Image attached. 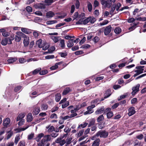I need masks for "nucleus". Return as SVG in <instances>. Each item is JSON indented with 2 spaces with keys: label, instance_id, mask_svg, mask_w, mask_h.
Listing matches in <instances>:
<instances>
[{
  "label": "nucleus",
  "instance_id": "nucleus-63",
  "mask_svg": "<svg viewBox=\"0 0 146 146\" xmlns=\"http://www.w3.org/2000/svg\"><path fill=\"white\" fill-rule=\"evenodd\" d=\"M126 103V101L125 100H123L121 101H120L119 103V104L121 105L122 106H125Z\"/></svg>",
  "mask_w": 146,
  "mask_h": 146
},
{
  "label": "nucleus",
  "instance_id": "nucleus-46",
  "mask_svg": "<svg viewBox=\"0 0 146 146\" xmlns=\"http://www.w3.org/2000/svg\"><path fill=\"white\" fill-rule=\"evenodd\" d=\"M144 69H141L140 70H134L135 72L139 74H141L143 72Z\"/></svg>",
  "mask_w": 146,
  "mask_h": 146
},
{
  "label": "nucleus",
  "instance_id": "nucleus-31",
  "mask_svg": "<svg viewBox=\"0 0 146 146\" xmlns=\"http://www.w3.org/2000/svg\"><path fill=\"white\" fill-rule=\"evenodd\" d=\"M22 86H19L15 87L14 88V91L16 92H19L21 89Z\"/></svg>",
  "mask_w": 146,
  "mask_h": 146
},
{
  "label": "nucleus",
  "instance_id": "nucleus-6",
  "mask_svg": "<svg viewBox=\"0 0 146 146\" xmlns=\"http://www.w3.org/2000/svg\"><path fill=\"white\" fill-rule=\"evenodd\" d=\"M128 115L129 116H131L134 115L135 113V111L134 107L131 106L128 110Z\"/></svg>",
  "mask_w": 146,
  "mask_h": 146
},
{
  "label": "nucleus",
  "instance_id": "nucleus-14",
  "mask_svg": "<svg viewBox=\"0 0 146 146\" xmlns=\"http://www.w3.org/2000/svg\"><path fill=\"white\" fill-rule=\"evenodd\" d=\"M95 119L94 118H92L90 119L88 125V127H90L92 126L95 125Z\"/></svg>",
  "mask_w": 146,
  "mask_h": 146
},
{
  "label": "nucleus",
  "instance_id": "nucleus-36",
  "mask_svg": "<svg viewBox=\"0 0 146 146\" xmlns=\"http://www.w3.org/2000/svg\"><path fill=\"white\" fill-rule=\"evenodd\" d=\"M38 4L39 9H42L45 8L46 6L45 4L41 3H38Z\"/></svg>",
  "mask_w": 146,
  "mask_h": 146
},
{
  "label": "nucleus",
  "instance_id": "nucleus-29",
  "mask_svg": "<svg viewBox=\"0 0 146 146\" xmlns=\"http://www.w3.org/2000/svg\"><path fill=\"white\" fill-rule=\"evenodd\" d=\"M140 87V84H137L136 86L133 87L132 88V90H134L135 91L138 92L139 90V87Z\"/></svg>",
  "mask_w": 146,
  "mask_h": 146
},
{
  "label": "nucleus",
  "instance_id": "nucleus-21",
  "mask_svg": "<svg viewBox=\"0 0 146 146\" xmlns=\"http://www.w3.org/2000/svg\"><path fill=\"white\" fill-rule=\"evenodd\" d=\"M70 91V88H69L67 87L64 90L62 93V95H66Z\"/></svg>",
  "mask_w": 146,
  "mask_h": 146
},
{
  "label": "nucleus",
  "instance_id": "nucleus-28",
  "mask_svg": "<svg viewBox=\"0 0 146 146\" xmlns=\"http://www.w3.org/2000/svg\"><path fill=\"white\" fill-rule=\"evenodd\" d=\"M21 37L19 35H16L15 37V41L17 42H19L21 40Z\"/></svg>",
  "mask_w": 146,
  "mask_h": 146
},
{
  "label": "nucleus",
  "instance_id": "nucleus-47",
  "mask_svg": "<svg viewBox=\"0 0 146 146\" xmlns=\"http://www.w3.org/2000/svg\"><path fill=\"white\" fill-rule=\"evenodd\" d=\"M26 11L28 13H31L32 12L33 9L30 6H28L26 7Z\"/></svg>",
  "mask_w": 146,
  "mask_h": 146
},
{
  "label": "nucleus",
  "instance_id": "nucleus-8",
  "mask_svg": "<svg viewBox=\"0 0 146 146\" xmlns=\"http://www.w3.org/2000/svg\"><path fill=\"white\" fill-rule=\"evenodd\" d=\"M105 109L104 106H102L100 108H99L95 112V113L96 115L101 114L104 112V111Z\"/></svg>",
  "mask_w": 146,
  "mask_h": 146
},
{
  "label": "nucleus",
  "instance_id": "nucleus-52",
  "mask_svg": "<svg viewBox=\"0 0 146 146\" xmlns=\"http://www.w3.org/2000/svg\"><path fill=\"white\" fill-rule=\"evenodd\" d=\"M90 47V45L86 44L82 45L81 47L82 48L87 49L89 48Z\"/></svg>",
  "mask_w": 146,
  "mask_h": 146
},
{
  "label": "nucleus",
  "instance_id": "nucleus-4",
  "mask_svg": "<svg viewBox=\"0 0 146 146\" xmlns=\"http://www.w3.org/2000/svg\"><path fill=\"white\" fill-rule=\"evenodd\" d=\"M20 34H22L24 37L23 42L25 46H27L29 43V37L25 34H23L22 32H20Z\"/></svg>",
  "mask_w": 146,
  "mask_h": 146
},
{
  "label": "nucleus",
  "instance_id": "nucleus-42",
  "mask_svg": "<svg viewBox=\"0 0 146 146\" xmlns=\"http://www.w3.org/2000/svg\"><path fill=\"white\" fill-rule=\"evenodd\" d=\"M69 104V102L68 101H66L64 103L62 104V108H64L68 106Z\"/></svg>",
  "mask_w": 146,
  "mask_h": 146
},
{
  "label": "nucleus",
  "instance_id": "nucleus-55",
  "mask_svg": "<svg viewBox=\"0 0 146 146\" xmlns=\"http://www.w3.org/2000/svg\"><path fill=\"white\" fill-rule=\"evenodd\" d=\"M90 19H89V17L87 18V19H84V21H83V24L84 25H86L87 24L88 22H90Z\"/></svg>",
  "mask_w": 146,
  "mask_h": 146
},
{
  "label": "nucleus",
  "instance_id": "nucleus-54",
  "mask_svg": "<svg viewBox=\"0 0 146 146\" xmlns=\"http://www.w3.org/2000/svg\"><path fill=\"white\" fill-rule=\"evenodd\" d=\"M138 23H135L134 24V25L133 26L129 28V30H131V31H133L134 30L136 27V26L137 25Z\"/></svg>",
  "mask_w": 146,
  "mask_h": 146
},
{
  "label": "nucleus",
  "instance_id": "nucleus-26",
  "mask_svg": "<svg viewBox=\"0 0 146 146\" xmlns=\"http://www.w3.org/2000/svg\"><path fill=\"white\" fill-rule=\"evenodd\" d=\"M6 38L7 40V44H12V41L14 39V38L13 37H10Z\"/></svg>",
  "mask_w": 146,
  "mask_h": 146
},
{
  "label": "nucleus",
  "instance_id": "nucleus-13",
  "mask_svg": "<svg viewBox=\"0 0 146 146\" xmlns=\"http://www.w3.org/2000/svg\"><path fill=\"white\" fill-rule=\"evenodd\" d=\"M51 137L50 135H45L44 136L43 138L42 139L43 141L45 142L46 141H49L50 140Z\"/></svg>",
  "mask_w": 146,
  "mask_h": 146
},
{
  "label": "nucleus",
  "instance_id": "nucleus-61",
  "mask_svg": "<svg viewBox=\"0 0 146 146\" xmlns=\"http://www.w3.org/2000/svg\"><path fill=\"white\" fill-rule=\"evenodd\" d=\"M76 7V9H78L79 7L80 3L78 0H76L75 4Z\"/></svg>",
  "mask_w": 146,
  "mask_h": 146
},
{
  "label": "nucleus",
  "instance_id": "nucleus-44",
  "mask_svg": "<svg viewBox=\"0 0 146 146\" xmlns=\"http://www.w3.org/2000/svg\"><path fill=\"white\" fill-rule=\"evenodd\" d=\"M88 8L89 11H91L92 10V5L91 3L90 2H88Z\"/></svg>",
  "mask_w": 146,
  "mask_h": 146
},
{
  "label": "nucleus",
  "instance_id": "nucleus-53",
  "mask_svg": "<svg viewBox=\"0 0 146 146\" xmlns=\"http://www.w3.org/2000/svg\"><path fill=\"white\" fill-rule=\"evenodd\" d=\"M88 125V123L85 122L83 124H81L79 125L78 128H79L80 127H81L82 128H84L86 127Z\"/></svg>",
  "mask_w": 146,
  "mask_h": 146
},
{
  "label": "nucleus",
  "instance_id": "nucleus-18",
  "mask_svg": "<svg viewBox=\"0 0 146 146\" xmlns=\"http://www.w3.org/2000/svg\"><path fill=\"white\" fill-rule=\"evenodd\" d=\"M59 45L62 49H64L65 47V41L64 39H62L60 41L59 44Z\"/></svg>",
  "mask_w": 146,
  "mask_h": 146
},
{
  "label": "nucleus",
  "instance_id": "nucleus-39",
  "mask_svg": "<svg viewBox=\"0 0 146 146\" xmlns=\"http://www.w3.org/2000/svg\"><path fill=\"white\" fill-rule=\"evenodd\" d=\"M1 44L3 46H5L7 44V38H5L2 40L1 42Z\"/></svg>",
  "mask_w": 146,
  "mask_h": 146
},
{
  "label": "nucleus",
  "instance_id": "nucleus-32",
  "mask_svg": "<svg viewBox=\"0 0 146 146\" xmlns=\"http://www.w3.org/2000/svg\"><path fill=\"white\" fill-rule=\"evenodd\" d=\"M135 20H136L139 21H146V17H138L136 18Z\"/></svg>",
  "mask_w": 146,
  "mask_h": 146
},
{
  "label": "nucleus",
  "instance_id": "nucleus-48",
  "mask_svg": "<svg viewBox=\"0 0 146 146\" xmlns=\"http://www.w3.org/2000/svg\"><path fill=\"white\" fill-rule=\"evenodd\" d=\"M54 127L53 126H51L48 129V132L49 133L52 132L54 130Z\"/></svg>",
  "mask_w": 146,
  "mask_h": 146
},
{
  "label": "nucleus",
  "instance_id": "nucleus-3",
  "mask_svg": "<svg viewBox=\"0 0 146 146\" xmlns=\"http://www.w3.org/2000/svg\"><path fill=\"white\" fill-rule=\"evenodd\" d=\"M106 114L107 118L108 119L111 118L113 115V112L111 111V108H107L104 111V114Z\"/></svg>",
  "mask_w": 146,
  "mask_h": 146
},
{
  "label": "nucleus",
  "instance_id": "nucleus-15",
  "mask_svg": "<svg viewBox=\"0 0 146 146\" xmlns=\"http://www.w3.org/2000/svg\"><path fill=\"white\" fill-rule=\"evenodd\" d=\"M100 140L99 139H97L93 142L92 146H99Z\"/></svg>",
  "mask_w": 146,
  "mask_h": 146
},
{
  "label": "nucleus",
  "instance_id": "nucleus-16",
  "mask_svg": "<svg viewBox=\"0 0 146 146\" xmlns=\"http://www.w3.org/2000/svg\"><path fill=\"white\" fill-rule=\"evenodd\" d=\"M117 7V5H113L111 7V10L110 11V14L113 15L114 14L113 12L115 10L116 8Z\"/></svg>",
  "mask_w": 146,
  "mask_h": 146
},
{
  "label": "nucleus",
  "instance_id": "nucleus-7",
  "mask_svg": "<svg viewBox=\"0 0 146 146\" xmlns=\"http://www.w3.org/2000/svg\"><path fill=\"white\" fill-rule=\"evenodd\" d=\"M111 27L110 25L107 26L104 31V35H108L111 32Z\"/></svg>",
  "mask_w": 146,
  "mask_h": 146
},
{
  "label": "nucleus",
  "instance_id": "nucleus-12",
  "mask_svg": "<svg viewBox=\"0 0 146 146\" xmlns=\"http://www.w3.org/2000/svg\"><path fill=\"white\" fill-rule=\"evenodd\" d=\"M40 111V108L36 107L33 111V114L34 115H36L39 113Z\"/></svg>",
  "mask_w": 146,
  "mask_h": 146
},
{
  "label": "nucleus",
  "instance_id": "nucleus-24",
  "mask_svg": "<svg viewBox=\"0 0 146 146\" xmlns=\"http://www.w3.org/2000/svg\"><path fill=\"white\" fill-rule=\"evenodd\" d=\"M61 95L60 93H57L55 96V100L56 102H58L61 99Z\"/></svg>",
  "mask_w": 146,
  "mask_h": 146
},
{
  "label": "nucleus",
  "instance_id": "nucleus-9",
  "mask_svg": "<svg viewBox=\"0 0 146 146\" xmlns=\"http://www.w3.org/2000/svg\"><path fill=\"white\" fill-rule=\"evenodd\" d=\"M10 122V120L9 118H6L3 120V125L5 127H7L8 125L9 124Z\"/></svg>",
  "mask_w": 146,
  "mask_h": 146
},
{
  "label": "nucleus",
  "instance_id": "nucleus-45",
  "mask_svg": "<svg viewBox=\"0 0 146 146\" xmlns=\"http://www.w3.org/2000/svg\"><path fill=\"white\" fill-rule=\"evenodd\" d=\"M51 48L52 49V50L51 49H49L48 50V52H45V53L47 54L48 53H52L53 52L54 50L55 49V48L53 46H52L51 47Z\"/></svg>",
  "mask_w": 146,
  "mask_h": 146
},
{
  "label": "nucleus",
  "instance_id": "nucleus-30",
  "mask_svg": "<svg viewBox=\"0 0 146 146\" xmlns=\"http://www.w3.org/2000/svg\"><path fill=\"white\" fill-rule=\"evenodd\" d=\"M57 23V21L56 20H51L46 22V24L47 25H52Z\"/></svg>",
  "mask_w": 146,
  "mask_h": 146
},
{
  "label": "nucleus",
  "instance_id": "nucleus-25",
  "mask_svg": "<svg viewBox=\"0 0 146 146\" xmlns=\"http://www.w3.org/2000/svg\"><path fill=\"white\" fill-rule=\"evenodd\" d=\"M121 31V29L119 27H117L114 30V32L116 34H119Z\"/></svg>",
  "mask_w": 146,
  "mask_h": 146
},
{
  "label": "nucleus",
  "instance_id": "nucleus-10",
  "mask_svg": "<svg viewBox=\"0 0 146 146\" xmlns=\"http://www.w3.org/2000/svg\"><path fill=\"white\" fill-rule=\"evenodd\" d=\"M73 39H71L68 40L67 42V46L68 48H71L74 45Z\"/></svg>",
  "mask_w": 146,
  "mask_h": 146
},
{
  "label": "nucleus",
  "instance_id": "nucleus-59",
  "mask_svg": "<svg viewBox=\"0 0 146 146\" xmlns=\"http://www.w3.org/2000/svg\"><path fill=\"white\" fill-rule=\"evenodd\" d=\"M50 118L51 119H57V116L56 114L53 113L50 116Z\"/></svg>",
  "mask_w": 146,
  "mask_h": 146
},
{
  "label": "nucleus",
  "instance_id": "nucleus-19",
  "mask_svg": "<svg viewBox=\"0 0 146 146\" xmlns=\"http://www.w3.org/2000/svg\"><path fill=\"white\" fill-rule=\"evenodd\" d=\"M54 15V13L51 11H49L47 12L46 14V16L48 18L52 17Z\"/></svg>",
  "mask_w": 146,
  "mask_h": 146
},
{
  "label": "nucleus",
  "instance_id": "nucleus-64",
  "mask_svg": "<svg viewBox=\"0 0 146 146\" xmlns=\"http://www.w3.org/2000/svg\"><path fill=\"white\" fill-rule=\"evenodd\" d=\"M58 107L57 106L51 109L50 111L52 113H53V112H54L55 111H56L57 110H58Z\"/></svg>",
  "mask_w": 146,
  "mask_h": 146
},
{
  "label": "nucleus",
  "instance_id": "nucleus-11",
  "mask_svg": "<svg viewBox=\"0 0 146 146\" xmlns=\"http://www.w3.org/2000/svg\"><path fill=\"white\" fill-rule=\"evenodd\" d=\"M111 94V91L110 89L108 90L104 94V98H106L109 97Z\"/></svg>",
  "mask_w": 146,
  "mask_h": 146
},
{
  "label": "nucleus",
  "instance_id": "nucleus-2",
  "mask_svg": "<svg viewBox=\"0 0 146 146\" xmlns=\"http://www.w3.org/2000/svg\"><path fill=\"white\" fill-rule=\"evenodd\" d=\"M108 132H106V130H100L96 133V136L97 137L100 136V137L106 138L108 136Z\"/></svg>",
  "mask_w": 146,
  "mask_h": 146
},
{
  "label": "nucleus",
  "instance_id": "nucleus-43",
  "mask_svg": "<svg viewBox=\"0 0 146 146\" xmlns=\"http://www.w3.org/2000/svg\"><path fill=\"white\" fill-rule=\"evenodd\" d=\"M48 73V71L47 70H42L41 71H40L39 72V74L40 75H44Z\"/></svg>",
  "mask_w": 146,
  "mask_h": 146
},
{
  "label": "nucleus",
  "instance_id": "nucleus-50",
  "mask_svg": "<svg viewBox=\"0 0 146 146\" xmlns=\"http://www.w3.org/2000/svg\"><path fill=\"white\" fill-rule=\"evenodd\" d=\"M119 105V104L118 103H117L113 105L111 108V109L112 110H114L116 108H117Z\"/></svg>",
  "mask_w": 146,
  "mask_h": 146
},
{
  "label": "nucleus",
  "instance_id": "nucleus-5",
  "mask_svg": "<svg viewBox=\"0 0 146 146\" xmlns=\"http://www.w3.org/2000/svg\"><path fill=\"white\" fill-rule=\"evenodd\" d=\"M41 42H40L38 43V47L39 48H42L43 50H46L50 47V45L46 42H45L43 44L41 45Z\"/></svg>",
  "mask_w": 146,
  "mask_h": 146
},
{
  "label": "nucleus",
  "instance_id": "nucleus-62",
  "mask_svg": "<svg viewBox=\"0 0 146 146\" xmlns=\"http://www.w3.org/2000/svg\"><path fill=\"white\" fill-rule=\"evenodd\" d=\"M54 58V56L53 55H47L46 56L45 58L46 59H52Z\"/></svg>",
  "mask_w": 146,
  "mask_h": 146
},
{
  "label": "nucleus",
  "instance_id": "nucleus-49",
  "mask_svg": "<svg viewBox=\"0 0 146 146\" xmlns=\"http://www.w3.org/2000/svg\"><path fill=\"white\" fill-rule=\"evenodd\" d=\"M100 40L99 38L97 36H95L92 39V40L95 43H96Z\"/></svg>",
  "mask_w": 146,
  "mask_h": 146
},
{
  "label": "nucleus",
  "instance_id": "nucleus-33",
  "mask_svg": "<svg viewBox=\"0 0 146 146\" xmlns=\"http://www.w3.org/2000/svg\"><path fill=\"white\" fill-rule=\"evenodd\" d=\"M89 18L90 19V22L91 24H93L96 21V18L93 17H90Z\"/></svg>",
  "mask_w": 146,
  "mask_h": 146
},
{
  "label": "nucleus",
  "instance_id": "nucleus-56",
  "mask_svg": "<svg viewBox=\"0 0 146 146\" xmlns=\"http://www.w3.org/2000/svg\"><path fill=\"white\" fill-rule=\"evenodd\" d=\"M20 139V138L19 135L18 136H17L15 137L14 141L15 143L16 144H17L18 143V141Z\"/></svg>",
  "mask_w": 146,
  "mask_h": 146
},
{
  "label": "nucleus",
  "instance_id": "nucleus-60",
  "mask_svg": "<svg viewBox=\"0 0 146 146\" xmlns=\"http://www.w3.org/2000/svg\"><path fill=\"white\" fill-rule=\"evenodd\" d=\"M137 99L136 98H134L131 100V104H135L137 102Z\"/></svg>",
  "mask_w": 146,
  "mask_h": 146
},
{
  "label": "nucleus",
  "instance_id": "nucleus-41",
  "mask_svg": "<svg viewBox=\"0 0 146 146\" xmlns=\"http://www.w3.org/2000/svg\"><path fill=\"white\" fill-rule=\"evenodd\" d=\"M41 70V68H38L35 70L33 72V75H35L37 74Z\"/></svg>",
  "mask_w": 146,
  "mask_h": 146
},
{
  "label": "nucleus",
  "instance_id": "nucleus-22",
  "mask_svg": "<svg viewBox=\"0 0 146 146\" xmlns=\"http://www.w3.org/2000/svg\"><path fill=\"white\" fill-rule=\"evenodd\" d=\"M62 62H60L56 63L54 66H52L50 67V69L51 70H55L58 68V65H60V64Z\"/></svg>",
  "mask_w": 146,
  "mask_h": 146
},
{
  "label": "nucleus",
  "instance_id": "nucleus-17",
  "mask_svg": "<svg viewBox=\"0 0 146 146\" xmlns=\"http://www.w3.org/2000/svg\"><path fill=\"white\" fill-rule=\"evenodd\" d=\"M44 134L43 133H41L38 134V136L35 138L36 141L37 142L39 141L41 138L44 136Z\"/></svg>",
  "mask_w": 146,
  "mask_h": 146
},
{
  "label": "nucleus",
  "instance_id": "nucleus-58",
  "mask_svg": "<svg viewBox=\"0 0 146 146\" xmlns=\"http://www.w3.org/2000/svg\"><path fill=\"white\" fill-rule=\"evenodd\" d=\"M108 23L109 21L108 20H105L102 23H100V25L101 26H103L108 24Z\"/></svg>",
  "mask_w": 146,
  "mask_h": 146
},
{
  "label": "nucleus",
  "instance_id": "nucleus-37",
  "mask_svg": "<svg viewBox=\"0 0 146 146\" xmlns=\"http://www.w3.org/2000/svg\"><path fill=\"white\" fill-rule=\"evenodd\" d=\"M58 54L60 55L61 57L63 58H65L66 56L68 54L67 53V52H58Z\"/></svg>",
  "mask_w": 146,
  "mask_h": 146
},
{
  "label": "nucleus",
  "instance_id": "nucleus-57",
  "mask_svg": "<svg viewBox=\"0 0 146 146\" xmlns=\"http://www.w3.org/2000/svg\"><path fill=\"white\" fill-rule=\"evenodd\" d=\"M84 53V52L81 50H79L75 52L74 54L76 55L82 54Z\"/></svg>",
  "mask_w": 146,
  "mask_h": 146
},
{
  "label": "nucleus",
  "instance_id": "nucleus-35",
  "mask_svg": "<svg viewBox=\"0 0 146 146\" xmlns=\"http://www.w3.org/2000/svg\"><path fill=\"white\" fill-rule=\"evenodd\" d=\"M104 117L103 115H100L97 118V122H99L104 119Z\"/></svg>",
  "mask_w": 146,
  "mask_h": 146
},
{
  "label": "nucleus",
  "instance_id": "nucleus-38",
  "mask_svg": "<svg viewBox=\"0 0 146 146\" xmlns=\"http://www.w3.org/2000/svg\"><path fill=\"white\" fill-rule=\"evenodd\" d=\"M95 107V105L94 104H92L91 106H88L87 108V110L91 111V112L93 113L94 111L92 109Z\"/></svg>",
  "mask_w": 146,
  "mask_h": 146
},
{
  "label": "nucleus",
  "instance_id": "nucleus-1",
  "mask_svg": "<svg viewBox=\"0 0 146 146\" xmlns=\"http://www.w3.org/2000/svg\"><path fill=\"white\" fill-rule=\"evenodd\" d=\"M112 1L114 3L115 0H100L101 3L102 5H104L105 7L110 8L112 5Z\"/></svg>",
  "mask_w": 146,
  "mask_h": 146
},
{
  "label": "nucleus",
  "instance_id": "nucleus-20",
  "mask_svg": "<svg viewBox=\"0 0 146 146\" xmlns=\"http://www.w3.org/2000/svg\"><path fill=\"white\" fill-rule=\"evenodd\" d=\"M33 119V116L31 113H29L27 116V122H30Z\"/></svg>",
  "mask_w": 146,
  "mask_h": 146
},
{
  "label": "nucleus",
  "instance_id": "nucleus-27",
  "mask_svg": "<svg viewBox=\"0 0 146 146\" xmlns=\"http://www.w3.org/2000/svg\"><path fill=\"white\" fill-rule=\"evenodd\" d=\"M54 2V0H45L44 1V3H46V5H51Z\"/></svg>",
  "mask_w": 146,
  "mask_h": 146
},
{
  "label": "nucleus",
  "instance_id": "nucleus-51",
  "mask_svg": "<svg viewBox=\"0 0 146 146\" xmlns=\"http://www.w3.org/2000/svg\"><path fill=\"white\" fill-rule=\"evenodd\" d=\"M9 33L5 31V30L3 32V33H2V35L5 37L9 35Z\"/></svg>",
  "mask_w": 146,
  "mask_h": 146
},
{
  "label": "nucleus",
  "instance_id": "nucleus-40",
  "mask_svg": "<svg viewBox=\"0 0 146 146\" xmlns=\"http://www.w3.org/2000/svg\"><path fill=\"white\" fill-rule=\"evenodd\" d=\"M48 108V106L46 104H42L41 106V108L42 110H47Z\"/></svg>",
  "mask_w": 146,
  "mask_h": 146
},
{
  "label": "nucleus",
  "instance_id": "nucleus-23",
  "mask_svg": "<svg viewBox=\"0 0 146 146\" xmlns=\"http://www.w3.org/2000/svg\"><path fill=\"white\" fill-rule=\"evenodd\" d=\"M22 31L26 34H29L31 33V32L28 29L25 28H22L21 29Z\"/></svg>",
  "mask_w": 146,
  "mask_h": 146
},
{
  "label": "nucleus",
  "instance_id": "nucleus-34",
  "mask_svg": "<svg viewBox=\"0 0 146 146\" xmlns=\"http://www.w3.org/2000/svg\"><path fill=\"white\" fill-rule=\"evenodd\" d=\"M17 60V59L16 58H12L9 59L7 60V61L9 64L12 63Z\"/></svg>",
  "mask_w": 146,
  "mask_h": 146
}]
</instances>
